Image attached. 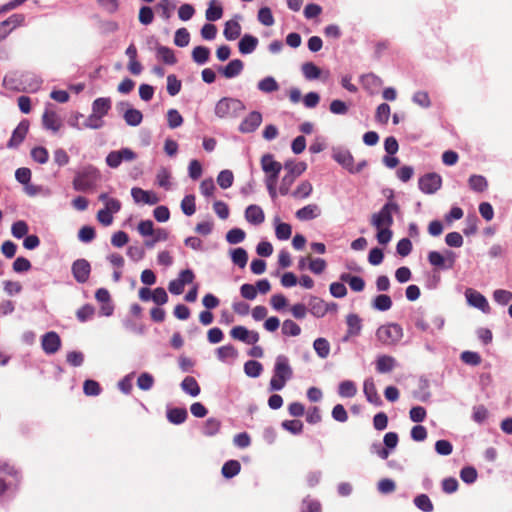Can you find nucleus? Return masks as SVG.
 Here are the masks:
<instances>
[{
	"label": "nucleus",
	"instance_id": "obj_12",
	"mask_svg": "<svg viewBox=\"0 0 512 512\" xmlns=\"http://www.w3.org/2000/svg\"><path fill=\"white\" fill-rule=\"evenodd\" d=\"M465 295L471 306L480 309L484 313H488L490 311L487 299L478 291L469 288L466 290Z\"/></svg>",
	"mask_w": 512,
	"mask_h": 512
},
{
	"label": "nucleus",
	"instance_id": "obj_21",
	"mask_svg": "<svg viewBox=\"0 0 512 512\" xmlns=\"http://www.w3.org/2000/svg\"><path fill=\"white\" fill-rule=\"evenodd\" d=\"M244 68V63L240 59L231 60L225 67L220 68V73L225 78H234L238 76Z\"/></svg>",
	"mask_w": 512,
	"mask_h": 512
},
{
	"label": "nucleus",
	"instance_id": "obj_43",
	"mask_svg": "<svg viewBox=\"0 0 512 512\" xmlns=\"http://www.w3.org/2000/svg\"><path fill=\"white\" fill-rule=\"evenodd\" d=\"M210 50L205 46H196L192 51V59L198 64H204L208 61Z\"/></svg>",
	"mask_w": 512,
	"mask_h": 512
},
{
	"label": "nucleus",
	"instance_id": "obj_54",
	"mask_svg": "<svg viewBox=\"0 0 512 512\" xmlns=\"http://www.w3.org/2000/svg\"><path fill=\"white\" fill-rule=\"evenodd\" d=\"M168 126L171 129H175L182 125L183 117L176 109H169L167 112Z\"/></svg>",
	"mask_w": 512,
	"mask_h": 512
},
{
	"label": "nucleus",
	"instance_id": "obj_1",
	"mask_svg": "<svg viewBox=\"0 0 512 512\" xmlns=\"http://www.w3.org/2000/svg\"><path fill=\"white\" fill-rule=\"evenodd\" d=\"M293 376V370L289 364V360L284 355H279L276 358L273 376L270 380V390L279 391L283 389L286 382Z\"/></svg>",
	"mask_w": 512,
	"mask_h": 512
},
{
	"label": "nucleus",
	"instance_id": "obj_47",
	"mask_svg": "<svg viewBox=\"0 0 512 512\" xmlns=\"http://www.w3.org/2000/svg\"><path fill=\"white\" fill-rule=\"evenodd\" d=\"M244 371L249 377L256 378L262 373L263 366L258 361L249 360L244 364Z\"/></svg>",
	"mask_w": 512,
	"mask_h": 512
},
{
	"label": "nucleus",
	"instance_id": "obj_42",
	"mask_svg": "<svg viewBox=\"0 0 512 512\" xmlns=\"http://www.w3.org/2000/svg\"><path fill=\"white\" fill-rule=\"evenodd\" d=\"M313 347L315 352L320 358H327L330 353V344L325 338H317L314 343Z\"/></svg>",
	"mask_w": 512,
	"mask_h": 512
},
{
	"label": "nucleus",
	"instance_id": "obj_41",
	"mask_svg": "<svg viewBox=\"0 0 512 512\" xmlns=\"http://www.w3.org/2000/svg\"><path fill=\"white\" fill-rule=\"evenodd\" d=\"M258 89L264 93H271L277 91L279 85L275 78L267 76L258 82Z\"/></svg>",
	"mask_w": 512,
	"mask_h": 512
},
{
	"label": "nucleus",
	"instance_id": "obj_16",
	"mask_svg": "<svg viewBox=\"0 0 512 512\" xmlns=\"http://www.w3.org/2000/svg\"><path fill=\"white\" fill-rule=\"evenodd\" d=\"M16 478V471L8 465L0 466V496L12 485Z\"/></svg>",
	"mask_w": 512,
	"mask_h": 512
},
{
	"label": "nucleus",
	"instance_id": "obj_6",
	"mask_svg": "<svg viewBox=\"0 0 512 512\" xmlns=\"http://www.w3.org/2000/svg\"><path fill=\"white\" fill-rule=\"evenodd\" d=\"M455 254L454 252L447 250L445 255L437 251H431L428 254L429 263L438 268V269H451L455 264Z\"/></svg>",
	"mask_w": 512,
	"mask_h": 512
},
{
	"label": "nucleus",
	"instance_id": "obj_44",
	"mask_svg": "<svg viewBox=\"0 0 512 512\" xmlns=\"http://www.w3.org/2000/svg\"><path fill=\"white\" fill-rule=\"evenodd\" d=\"M414 504L423 512H432L434 509L433 503L426 494L417 495L414 498Z\"/></svg>",
	"mask_w": 512,
	"mask_h": 512
},
{
	"label": "nucleus",
	"instance_id": "obj_20",
	"mask_svg": "<svg viewBox=\"0 0 512 512\" xmlns=\"http://www.w3.org/2000/svg\"><path fill=\"white\" fill-rule=\"evenodd\" d=\"M363 391L368 402L379 406L382 404V400L377 392L376 385L373 379H366L363 385Z\"/></svg>",
	"mask_w": 512,
	"mask_h": 512
},
{
	"label": "nucleus",
	"instance_id": "obj_29",
	"mask_svg": "<svg viewBox=\"0 0 512 512\" xmlns=\"http://www.w3.org/2000/svg\"><path fill=\"white\" fill-rule=\"evenodd\" d=\"M111 109V100L110 98H97L92 103V113L104 117L108 114L109 110Z\"/></svg>",
	"mask_w": 512,
	"mask_h": 512
},
{
	"label": "nucleus",
	"instance_id": "obj_33",
	"mask_svg": "<svg viewBox=\"0 0 512 512\" xmlns=\"http://www.w3.org/2000/svg\"><path fill=\"white\" fill-rule=\"evenodd\" d=\"M181 388L189 395L195 397L200 393V386L196 379L192 376H187L181 382Z\"/></svg>",
	"mask_w": 512,
	"mask_h": 512
},
{
	"label": "nucleus",
	"instance_id": "obj_37",
	"mask_svg": "<svg viewBox=\"0 0 512 512\" xmlns=\"http://www.w3.org/2000/svg\"><path fill=\"white\" fill-rule=\"evenodd\" d=\"M241 470V465H240V462L237 461V460H229L227 462L224 463V465L222 466V475L227 478V479H230L234 476H236Z\"/></svg>",
	"mask_w": 512,
	"mask_h": 512
},
{
	"label": "nucleus",
	"instance_id": "obj_18",
	"mask_svg": "<svg viewBox=\"0 0 512 512\" xmlns=\"http://www.w3.org/2000/svg\"><path fill=\"white\" fill-rule=\"evenodd\" d=\"M42 122L46 129H50L54 132H57L61 127V121L57 113L49 107H47L44 111Z\"/></svg>",
	"mask_w": 512,
	"mask_h": 512
},
{
	"label": "nucleus",
	"instance_id": "obj_23",
	"mask_svg": "<svg viewBox=\"0 0 512 512\" xmlns=\"http://www.w3.org/2000/svg\"><path fill=\"white\" fill-rule=\"evenodd\" d=\"M261 167L265 174L280 173L282 164L276 160L272 154H264L261 157Z\"/></svg>",
	"mask_w": 512,
	"mask_h": 512
},
{
	"label": "nucleus",
	"instance_id": "obj_51",
	"mask_svg": "<svg viewBox=\"0 0 512 512\" xmlns=\"http://www.w3.org/2000/svg\"><path fill=\"white\" fill-rule=\"evenodd\" d=\"M296 180V175L293 173H286L280 183L279 193L283 196L287 195L290 191L291 186Z\"/></svg>",
	"mask_w": 512,
	"mask_h": 512
},
{
	"label": "nucleus",
	"instance_id": "obj_57",
	"mask_svg": "<svg viewBox=\"0 0 512 512\" xmlns=\"http://www.w3.org/2000/svg\"><path fill=\"white\" fill-rule=\"evenodd\" d=\"M190 34L186 28H179L175 32L174 43L179 47H185L189 44Z\"/></svg>",
	"mask_w": 512,
	"mask_h": 512
},
{
	"label": "nucleus",
	"instance_id": "obj_64",
	"mask_svg": "<svg viewBox=\"0 0 512 512\" xmlns=\"http://www.w3.org/2000/svg\"><path fill=\"white\" fill-rule=\"evenodd\" d=\"M460 358L465 364L472 366H477L481 363V356L473 351L462 352Z\"/></svg>",
	"mask_w": 512,
	"mask_h": 512
},
{
	"label": "nucleus",
	"instance_id": "obj_14",
	"mask_svg": "<svg viewBox=\"0 0 512 512\" xmlns=\"http://www.w3.org/2000/svg\"><path fill=\"white\" fill-rule=\"evenodd\" d=\"M42 349L47 354L56 353L61 346V339L56 332H48L42 337Z\"/></svg>",
	"mask_w": 512,
	"mask_h": 512
},
{
	"label": "nucleus",
	"instance_id": "obj_30",
	"mask_svg": "<svg viewBox=\"0 0 512 512\" xmlns=\"http://www.w3.org/2000/svg\"><path fill=\"white\" fill-rule=\"evenodd\" d=\"M396 365V360L392 356L382 355L376 360V370L379 373L391 372Z\"/></svg>",
	"mask_w": 512,
	"mask_h": 512
},
{
	"label": "nucleus",
	"instance_id": "obj_36",
	"mask_svg": "<svg viewBox=\"0 0 512 512\" xmlns=\"http://www.w3.org/2000/svg\"><path fill=\"white\" fill-rule=\"evenodd\" d=\"M338 393L341 397L352 398L357 393L356 384L351 380L342 381L339 384Z\"/></svg>",
	"mask_w": 512,
	"mask_h": 512
},
{
	"label": "nucleus",
	"instance_id": "obj_7",
	"mask_svg": "<svg viewBox=\"0 0 512 512\" xmlns=\"http://www.w3.org/2000/svg\"><path fill=\"white\" fill-rule=\"evenodd\" d=\"M24 21L25 16L23 14L15 13L6 20L0 22V42H3L17 27L22 26Z\"/></svg>",
	"mask_w": 512,
	"mask_h": 512
},
{
	"label": "nucleus",
	"instance_id": "obj_13",
	"mask_svg": "<svg viewBox=\"0 0 512 512\" xmlns=\"http://www.w3.org/2000/svg\"><path fill=\"white\" fill-rule=\"evenodd\" d=\"M29 130V122L27 120H22L18 126L14 129L10 140L8 141L7 146L9 148L18 147L23 140L25 139Z\"/></svg>",
	"mask_w": 512,
	"mask_h": 512
},
{
	"label": "nucleus",
	"instance_id": "obj_56",
	"mask_svg": "<svg viewBox=\"0 0 512 512\" xmlns=\"http://www.w3.org/2000/svg\"><path fill=\"white\" fill-rule=\"evenodd\" d=\"M28 225L25 221L19 220L12 224L11 233L15 238H22L28 233Z\"/></svg>",
	"mask_w": 512,
	"mask_h": 512
},
{
	"label": "nucleus",
	"instance_id": "obj_61",
	"mask_svg": "<svg viewBox=\"0 0 512 512\" xmlns=\"http://www.w3.org/2000/svg\"><path fill=\"white\" fill-rule=\"evenodd\" d=\"M83 391L87 396H97L101 392V387L97 381L88 379L83 384Z\"/></svg>",
	"mask_w": 512,
	"mask_h": 512
},
{
	"label": "nucleus",
	"instance_id": "obj_58",
	"mask_svg": "<svg viewBox=\"0 0 512 512\" xmlns=\"http://www.w3.org/2000/svg\"><path fill=\"white\" fill-rule=\"evenodd\" d=\"M217 357L221 361H225L228 358H235L237 356V350L232 345L221 346L216 351Z\"/></svg>",
	"mask_w": 512,
	"mask_h": 512
},
{
	"label": "nucleus",
	"instance_id": "obj_9",
	"mask_svg": "<svg viewBox=\"0 0 512 512\" xmlns=\"http://www.w3.org/2000/svg\"><path fill=\"white\" fill-rule=\"evenodd\" d=\"M71 271L74 279L78 283H85L88 281L91 273V265L86 259H77L73 262Z\"/></svg>",
	"mask_w": 512,
	"mask_h": 512
},
{
	"label": "nucleus",
	"instance_id": "obj_40",
	"mask_svg": "<svg viewBox=\"0 0 512 512\" xmlns=\"http://www.w3.org/2000/svg\"><path fill=\"white\" fill-rule=\"evenodd\" d=\"M223 15V8L221 5H216V0H211L209 7L205 12V17L208 21H217Z\"/></svg>",
	"mask_w": 512,
	"mask_h": 512
},
{
	"label": "nucleus",
	"instance_id": "obj_49",
	"mask_svg": "<svg viewBox=\"0 0 512 512\" xmlns=\"http://www.w3.org/2000/svg\"><path fill=\"white\" fill-rule=\"evenodd\" d=\"M234 175L230 170H222L217 176V183L222 189H227L232 186Z\"/></svg>",
	"mask_w": 512,
	"mask_h": 512
},
{
	"label": "nucleus",
	"instance_id": "obj_46",
	"mask_svg": "<svg viewBox=\"0 0 512 512\" xmlns=\"http://www.w3.org/2000/svg\"><path fill=\"white\" fill-rule=\"evenodd\" d=\"M231 258L235 265L244 268L248 261V254L245 249L239 247L232 251Z\"/></svg>",
	"mask_w": 512,
	"mask_h": 512
},
{
	"label": "nucleus",
	"instance_id": "obj_52",
	"mask_svg": "<svg viewBox=\"0 0 512 512\" xmlns=\"http://www.w3.org/2000/svg\"><path fill=\"white\" fill-rule=\"evenodd\" d=\"M95 314V308L90 304H85L76 311V317L80 322L90 320Z\"/></svg>",
	"mask_w": 512,
	"mask_h": 512
},
{
	"label": "nucleus",
	"instance_id": "obj_28",
	"mask_svg": "<svg viewBox=\"0 0 512 512\" xmlns=\"http://www.w3.org/2000/svg\"><path fill=\"white\" fill-rule=\"evenodd\" d=\"M309 311L317 318L324 317L328 312L327 304L320 298L312 297L309 301Z\"/></svg>",
	"mask_w": 512,
	"mask_h": 512
},
{
	"label": "nucleus",
	"instance_id": "obj_22",
	"mask_svg": "<svg viewBox=\"0 0 512 512\" xmlns=\"http://www.w3.org/2000/svg\"><path fill=\"white\" fill-rule=\"evenodd\" d=\"M332 157L338 164H340L343 168L347 169L350 172L351 167L354 162V158L349 150H346V149L334 150Z\"/></svg>",
	"mask_w": 512,
	"mask_h": 512
},
{
	"label": "nucleus",
	"instance_id": "obj_24",
	"mask_svg": "<svg viewBox=\"0 0 512 512\" xmlns=\"http://www.w3.org/2000/svg\"><path fill=\"white\" fill-rule=\"evenodd\" d=\"M340 280L344 283H347L351 290L354 292H361L365 288V281L359 276H353L349 273H342L340 275Z\"/></svg>",
	"mask_w": 512,
	"mask_h": 512
},
{
	"label": "nucleus",
	"instance_id": "obj_53",
	"mask_svg": "<svg viewBox=\"0 0 512 512\" xmlns=\"http://www.w3.org/2000/svg\"><path fill=\"white\" fill-rule=\"evenodd\" d=\"M282 333L287 336H298L301 333V328L293 320L288 319L282 324Z\"/></svg>",
	"mask_w": 512,
	"mask_h": 512
},
{
	"label": "nucleus",
	"instance_id": "obj_48",
	"mask_svg": "<svg viewBox=\"0 0 512 512\" xmlns=\"http://www.w3.org/2000/svg\"><path fill=\"white\" fill-rule=\"evenodd\" d=\"M221 428L220 420L216 418H209L206 420L203 426V434L206 436H214L216 435Z\"/></svg>",
	"mask_w": 512,
	"mask_h": 512
},
{
	"label": "nucleus",
	"instance_id": "obj_4",
	"mask_svg": "<svg viewBox=\"0 0 512 512\" xmlns=\"http://www.w3.org/2000/svg\"><path fill=\"white\" fill-rule=\"evenodd\" d=\"M376 336L384 345H394L403 337V330L398 324L383 325L377 329Z\"/></svg>",
	"mask_w": 512,
	"mask_h": 512
},
{
	"label": "nucleus",
	"instance_id": "obj_60",
	"mask_svg": "<svg viewBox=\"0 0 512 512\" xmlns=\"http://www.w3.org/2000/svg\"><path fill=\"white\" fill-rule=\"evenodd\" d=\"M275 234L279 240H287L291 237L292 227L287 223H278L275 228Z\"/></svg>",
	"mask_w": 512,
	"mask_h": 512
},
{
	"label": "nucleus",
	"instance_id": "obj_63",
	"mask_svg": "<svg viewBox=\"0 0 512 512\" xmlns=\"http://www.w3.org/2000/svg\"><path fill=\"white\" fill-rule=\"evenodd\" d=\"M390 117V106L382 103L377 107L375 118L378 122L386 124Z\"/></svg>",
	"mask_w": 512,
	"mask_h": 512
},
{
	"label": "nucleus",
	"instance_id": "obj_8",
	"mask_svg": "<svg viewBox=\"0 0 512 512\" xmlns=\"http://www.w3.org/2000/svg\"><path fill=\"white\" fill-rule=\"evenodd\" d=\"M419 189L425 194H433L441 188L442 179L436 173H428L419 179Z\"/></svg>",
	"mask_w": 512,
	"mask_h": 512
},
{
	"label": "nucleus",
	"instance_id": "obj_32",
	"mask_svg": "<svg viewBox=\"0 0 512 512\" xmlns=\"http://www.w3.org/2000/svg\"><path fill=\"white\" fill-rule=\"evenodd\" d=\"M157 57L165 64L174 65L177 62V58L174 51L166 46L159 45L156 48Z\"/></svg>",
	"mask_w": 512,
	"mask_h": 512
},
{
	"label": "nucleus",
	"instance_id": "obj_35",
	"mask_svg": "<svg viewBox=\"0 0 512 512\" xmlns=\"http://www.w3.org/2000/svg\"><path fill=\"white\" fill-rule=\"evenodd\" d=\"M187 410L185 408H172L167 412L169 422L179 425L187 419Z\"/></svg>",
	"mask_w": 512,
	"mask_h": 512
},
{
	"label": "nucleus",
	"instance_id": "obj_19",
	"mask_svg": "<svg viewBox=\"0 0 512 512\" xmlns=\"http://www.w3.org/2000/svg\"><path fill=\"white\" fill-rule=\"evenodd\" d=\"M245 219L253 225H260L265 220V214L260 206L252 204L245 210Z\"/></svg>",
	"mask_w": 512,
	"mask_h": 512
},
{
	"label": "nucleus",
	"instance_id": "obj_50",
	"mask_svg": "<svg viewBox=\"0 0 512 512\" xmlns=\"http://www.w3.org/2000/svg\"><path fill=\"white\" fill-rule=\"evenodd\" d=\"M181 209L182 212L187 215L191 216L196 212V205H195V196L194 195H187L183 198L181 201Z\"/></svg>",
	"mask_w": 512,
	"mask_h": 512
},
{
	"label": "nucleus",
	"instance_id": "obj_34",
	"mask_svg": "<svg viewBox=\"0 0 512 512\" xmlns=\"http://www.w3.org/2000/svg\"><path fill=\"white\" fill-rule=\"evenodd\" d=\"M123 118L127 125L129 126H138L141 124L143 120V115L140 110L134 108H128L124 114Z\"/></svg>",
	"mask_w": 512,
	"mask_h": 512
},
{
	"label": "nucleus",
	"instance_id": "obj_3",
	"mask_svg": "<svg viewBox=\"0 0 512 512\" xmlns=\"http://www.w3.org/2000/svg\"><path fill=\"white\" fill-rule=\"evenodd\" d=\"M399 206L397 203L387 202L379 212L374 213L371 217V225L375 228L391 227L393 225V212H397Z\"/></svg>",
	"mask_w": 512,
	"mask_h": 512
},
{
	"label": "nucleus",
	"instance_id": "obj_27",
	"mask_svg": "<svg viewBox=\"0 0 512 512\" xmlns=\"http://www.w3.org/2000/svg\"><path fill=\"white\" fill-rule=\"evenodd\" d=\"M348 326L347 334L344 337V341H347L349 337L356 336L361 331V319L356 314H349L346 318Z\"/></svg>",
	"mask_w": 512,
	"mask_h": 512
},
{
	"label": "nucleus",
	"instance_id": "obj_31",
	"mask_svg": "<svg viewBox=\"0 0 512 512\" xmlns=\"http://www.w3.org/2000/svg\"><path fill=\"white\" fill-rule=\"evenodd\" d=\"M312 191H313L312 184L308 180H305V181H302L296 187V189L291 192V196L294 199H298V200L305 199L311 195Z\"/></svg>",
	"mask_w": 512,
	"mask_h": 512
},
{
	"label": "nucleus",
	"instance_id": "obj_62",
	"mask_svg": "<svg viewBox=\"0 0 512 512\" xmlns=\"http://www.w3.org/2000/svg\"><path fill=\"white\" fill-rule=\"evenodd\" d=\"M154 384V378L151 374L144 372L140 374V376L137 379V386L141 390H150Z\"/></svg>",
	"mask_w": 512,
	"mask_h": 512
},
{
	"label": "nucleus",
	"instance_id": "obj_10",
	"mask_svg": "<svg viewBox=\"0 0 512 512\" xmlns=\"http://www.w3.org/2000/svg\"><path fill=\"white\" fill-rule=\"evenodd\" d=\"M230 335L233 339L242 341L246 344H256L259 341V333L256 331H249L244 326H235L231 329Z\"/></svg>",
	"mask_w": 512,
	"mask_h": 512
},
{
	"label": "nucleus",
	"instance_id": "obj_5",
	"mask_svg": "<svg viewBox=\"0 0 512 512\" xmlns=\"http://www.w3.org/2000/svg\"><path fill=\"white\" fill-rule=\"evenodd\" d=\"M98 179L99 174L97 170H86L75 176L73 187L76 191L86 192L96 185Z\"/></svg>",
	"mask_w": 512,
	"mask_h": 512
},
{
	"label": "nucleus",
	"instance_id": "obj_25",
	"mask_svg": "<svg viewBox=\"0 0 512 512\" xmlns=\"http://www.w3.org/2000/svg\"><path fill=\"white\" fill-rule=\"evenodd\" d=\"M223 35L229 41L236 40L241 35V25L238 20L231 19L227 21L224 26Z\"/></svg>",
	"mask_w": 512,
	"mask_h": 512
},
{
	"label": "nucleus",
	"instance_id": "obj_59",
	"mask_svg": "<svg viewBox=\"0 0 512 512\" xmlns=\"http://www.w3.org/2000/svg\"><path fill=\"white\" fill-rule=\"evenodd\" d=\"M181 81L176 78L175 75L171 74L167 77V92L170 96L177 95L181 90Z\"/></svg>",
	"mask_w": 512,
	"mask_h": 512
},
{
	"label": "nucleus",
	"instance_id": "obj_26",
	"mask_svg": "<svg viewBox=\"0 0 512 512\" xmlns=\"http://www.w3.org/2000/svg\"><path fill=\"white\" fill-rule=\"evenodd\" d=\"M258 45V39L255 36L245 34L238 43L239 52L241 54L252 53Z\"/></svg>",
	"mask_w": 512,
	"mask_h": 512
},
{
	"label": "nucleus",
	"instance_id": "obj_38",
	"mask_svg": "<svg viewBox=\"0 0 512 512\" xmlns=\"http://www.w3.org/2000/svg\"><path fill=\"white\" fill-rule=\"evenodd\" d=\"M469 187L475 192H483L488 187L486 178L482 175H472L469 180Z\"/></svg>",
	"mask_w": 512,
	"mask_h": 512
},
{
	"label": "nucleus",
	"instance_id": "obj_2",
	"mask_svg": "<svg viewBox=\"0 0 512 512\" xmlns=\"http://www.w3.org/2000/svg\"><path fill=\"white\" fill-rule=\"evenodd\" d=\"M244 110L242 101L229 97L220 99L215 106V114L219 118L237 117Z\"/></svg>",
	"mask_w": 512,
	"mask_h": 512
},
{
	"label": "nucleus",
	"instance_id": "obj_39",
	"mask_svg": "<svg viewBox=\"0 0 512 512\" xmlns=\"http://www.w3.org/2000/svg\"><path fill=\"white\" fill-rule=\"evenodd\" d=\"M372 306L376 310L387 311L392 307L391 297L386 294L377 295L372 302Z\"/></svg>",
	"mask_w": 512,
	"mask_h": 512
},
{
	"label": "nucleus",
	"instance_id": "obj_17",
	"mask_svg": "<svg viewBox=\"0 0 512 512\" xmlns=\"http://www.w3.org/2000/svg\"><path fill=\"white\" fill-rule=\"evenodd\" d=\"M320 214L321 209L317 204H308L297 210L295 216L300 221H308L319 217Z\"/></svg>",
	"mask_w": 512,
	"mask_h": 512
},
{
	"label": "nucleus",
	"instance_id": "obj_55",
	"mask_svg": "<svg viewBox=\"0 0 512 512\" xmlns=\"http://www.w3.org/2000/svg\"><path fill=\"white\" fill-rule=\"evenodd\" d=\"M245 232L240 228H233L226 234V240L230 244H238L245 239Z\"/></svg>",
	"mask_w": 512,
	"mask_h": 512
},
{
	"label": "nucleus",
	"instance_id": "obj_45",
	"mask_svg": "<svg viewBox=\"0 0 512 512\" xmlns=\"http://www.w3.org/2000/svg\"><path fill=\"white\" fill-rule=\"evenodd\" d=\"M302 73L308 80H314L320 77L321 70L312 62H306L302 65Z\"/></svg>",
	"mask_w": 512,
	"mask_h": 512
},
{
	"label": "nucleus",
	"instance_id": "obj_11",
	"mask_svg": "<svg viewBox=\"0 0 512 512\" xmlns=\"http://www.w3.org/2000/svg\"><path fill=\"white\" fill-rule=\"evenodd\" d=\"M131 196L136 203L155 205L160 201L155 192L143 190L139 187H133L131 189Z\"/></svg>",
	"mask_w": 512,
	"mask_h": 512
},
{
	"label": "nucleus",
	"instance_id": "obj_15",
	"mask_svg": "<svg viewBox=\"0 0 512 512\" xmlns=\"http://www.w3.org/2000/svg\"><path fill=\"white\" fill-rule=\"evenodd\" d=\"M262 122V115L258 111H253L241 122L239 130L242 133L254 132Z\"/></svg>",
	"mask_w": 512,
	"mask_h": 512
}]
</instances>
